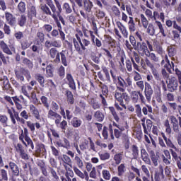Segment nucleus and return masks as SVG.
Returning a JSON list of instances; mask_svg holds the SVG:
<instances>
[{
  "label": "nucleus",
  "mask_w": 181,
  "mask_h": 181,
  "mask_svg": "<svg viewBox=\"0 0 181 181\" xmlns=\"http://www.w3.org/2000/svg\"><path fill=\"white\" fill-rule=\"evenodd\" d=\"M64 95L66 97L68 105H73L74 104L75 99L74 98L72 91L69 90V89H65Z\"/></svg>",
  "instance_id": "obj_33"
},
{
  "label": "nucleus",
  "mask_w": 181,
  "mask_h": 181,
  "mask_svg": "<svg viewBox=\"0 0 181 181\" xmlns=\"http://www.w3.org/2000/svg\"><path fill=\"white\" fill-rule=\"evenodd\" d=\"M126 173V165L125 163H121L117 167V175L119 177L123 176V175Z\"/></svg>",
  "instance_id": "obj_54"
},
{
  "label": "nucleus",
  "mask_w": 181,
  "mask_h": 181,
  "mask_svg": "<svg viewBox=\"0 0 181 181\" xmlns=\"http://www.w3.org/2000/svg\"><path fill=\"white\" fill-rule=\"evenodd\" d=\"M127 58V56L125 54V53L124 52V51H122L121 53H119V54L117 56V59L119 60V64H120V66H124V60Z\"/></svg>",
  "instance_id": "obj_57"
},
{
  "label": "nucleus",
  "mask_w": 181,
  "mask_h": 181,
  "mask_svg": "<svg viewBox=\"0 0 181 181\" xmlns=\"http://www.w3.org/2000/svg\"><path fill=\"white\" fill-rule=\"evenodd\" d=\"M45 39V35L43 31H37L35 36V42L37 45L42 44Z\"/></svg>",
  "instance_id": "obj_32"
},
{
  "label": "nucleus",
  "mask_w": 181,
  "mask_h": 181,
  "mask_svg": "<svg viewBox=\"0 0 181 181\" xmlns=\"http://www.w3.org/2000/svg\"><path fill=\"white\" fill-rule=\"evenodd\" d=\"M153 18H154V20L160 19L163 22H164V21H165V13L163 12H161V13H159L158 11H154L153 12Z\"/></svg>",
  "instance_id": "obj_62"
},
{
  "label": "nucleus",
  "mask_w": 181,
  "mask_h": 181,
  "mask_svg": "<svg viewBox=\"0 0 181 181\" xmlns=\"http://www.w3.org/2000/svg\"><path fill=\"white\" fill-rule=\"evenodd\" d=\"M99 88H100L101 89V92H102V95H105L106 98H107L108 95V93H109V89H108V86L105 84L103 83L102 81H99V85H98Z\"/></svg>",
  "instance_id": "obj_42"
},
{
  "label": "nucleus",
  "mask_w": 181,
  "mask_h": 181,
  "mask_svg": "<svg viewBox=\"0 0 181 181\" xmlns=\"http://www.w3.org/2000/svg\"><path fill=\"white\" fill-rule=\"evenodd\" d=\"M9 168L11 172V181H16L17 177L20 176V168L18 165L13 161H9Z\"/></svg>",
  "instance_id": "obj_11"
},
{
  "label": "nucleus",
  "mask_w": 181,
  "mask_h": 181,
  "mask_svg": "<svg viewBox=\"0 0 181 181\" xmlns=\"http://www.w3.org/2000/svg\"><path fill=\"white\" fill-rule=\"evenodd\" d=\"M153 94V90L152 86L148 82L144 83V95L148 103H150L152 99V95Z\"/></svg>",
  "instance_id": "obj_20"
},
{
  "label": "nucleus",
  "mask_w": 181,
  "mask_h": 181,
  "mask_svg": "<svg viewBox=\"0 0 181 181\" xmlns=\"http://www.w3.org/2000/svg\"><path fill=\"white\" fill-rule=\"evenodd\" d=\"M140 65L141 68L144 70L146 69V65H147L148 67L150 68L153 76L155 77V79L156 81L160 80V75L158 73V69L155 68L153 64L151 62V61L149 59L146 58L145 60L144 59H141L140 60Z\"/></svg>",
  "instance_id": "obj_7"
},
{
  "label": "nucleus",
  "mask_w": 181,
  "mask_h": 181,
  "mask_svg": "<svg viewBox=\"0 0 181 181\" xmlns=\"http://www.w3.org/2000/svg\"><path fill=\"white\" fill-rule=\"evenodd\" d=\"M7 113L9 115L11 120V123L13 125L16 124V120H20L19 119V113L18 112H16V110L12 107L11 109H10L9 107L7 108Z\"/></svg>",
  "instance_id": "obj_21"
},
{
  "label": "nucleus",
  "mask_w": 181,
  "mask_h": 181,
  "mask_svg": "<svg viewBox=\"0 0 181 181\" xmlns=\"http://www.w3.org/2000/svg\"><path fill=\"white\" fill-rule=\"evenodd\" d=\"M109 111L110 112L111 115L113 116L114 119L116 121V122H119L120 117L117 115V112H116L114 107H107Z\"/></svg>",
  "instance_id": "obj_53"
},
{
  "label": "nucleus",
  "mask_w": 181,
  "mask_h": 181,
  "mask_svg": "<svg viewBox=\"0 0 181 181\" xmlns=\"http://www.w3.org/2000/svg\"><path fill=\"white\" fill-rule=\"evenodd\" d=\"M160 177L164 178V170L163 168H160L159 170L155 172V181H160Z\"/></svg>",
  "instance_id": "obj_47"
},
{
  "label": "nucleus",
  "mask_w": 181,
  "mask_h": 181,
  "mask_svg": "<svg viewBox=\"0 0 181 181\" xmlns=\"http://www.w3.org/2000/svg\"><path fill=\"white\" fill-rule=\"evenodd\" d=\"M135 50L138 51L139 54H144L145 55L150 51L148 49L147 45L145 42H137Z\"/></svg>",
  "instance_id": "obj_22"
},
{
  "label": "nucleus",
  "mask_w": 181,
  "mask_h": 181,
  "mask_svg": "<svg viewBox=\"0 0 181 181\" xmlns=\"http://www.w3.org/2000/svg\"><path fill=\"white\" fill-rule=\"evenodd\" d=\"M48 55L53 59L54 63L59 64L61 62L60 52L55 47H52L48 53Z\"/></svg>",
  "instance_id": "obj_18"
},
{
  "label": "nucleus",
  "mask_w": 181,
  "mask_h": 181,
  "mask_svg": "<svg viewBox=\"0 0 181 181\" xmlns=\"http://www.w3.org/2000/svg\"><path fill=\"white\" fill-rule=\"evenodd\" d=\"M0 177V181H8V171L5 169H1Z\"/></svg>",
  "instance_id": "obj_58"
},
{
  "label": "nucleus",
  "mask_w": 181,
  "mask_h": 181,
  "mask_svg": "<svg viewBox=\"0 0 181 181\" xmlns=\"http://www.w3.org/2000/svg\"><path fill=\"white\" fill-rule=\"evenodd\" d=\"M110 74L113 81V83L116 84V91L115 93V98L116 100L119 103L120 106L127 110V107L124 105V102L128 104L130 102V98L127 92H125V81L121 76H117V72L110 70Z\"/></svg>",
  "instance_id": "obj_1"
},
{
  "label": "nucleus",
  "mask_w": 181,
  "mask_h": 181,
  "mask_svg": "<svg viewBox=\"0 0 181 181\" xmlns=\"http://www.w3.org/2000/svg\"><path fill=\"white\" fill-rule=\"evenodd\" d=\"M66 79L68 81L67 85H68L69 88H71L73 90H76V83H75V81L74 79L73 75L71 74L67 73L66 76Z\"/></svg>",
  "instance_id": "obj_27"
},
{
  "label": "nucleus",
  "mask_w": 181,
  "mask_h": 181,
  "mask_svg": "<svg viewBox=\"0 0 181 181\" xmlns=\"http://www.w3.org/2000/svg\"><path fill=\"white\" fill-rule=\"evenodd\" d=\"M80 13L82 17H83L84 19H86L92 25V30L94 32V34L98 35V29L97 28V23L95 17H92V18H90L88 16V14H86L84 11H81Z\"/></svg>",
  "instance_id": "obj_15"
},
{
  "label": "nucleus",
  "mask_w": 181,
  "mask_h": 181,
  "mask_svg": "<svg viewBox=\"0 0 181 181\" xmlns=\"http://www.w3.org/2000/svg\"><path fill=\"white\" fill-rule=\"evenodd\" d=\"M149 157L151 158V162L153 163L154 166L158 165V162L160 160V156L158 153H156L154 151H148Z\"/></svg>",
  "instance_id": "obj_29"
},
{
  "label": "nucleus",
  "mask_w": 181,
  "mask_h": 181,
  "mask_svg": "<svg viewBox=\"0 0 181 181\" xmlns=\"http://www.w3.org/2000/svg\"><path fill=\"white\" fill-rule=\"evenodd\" d=\"M14 74L16 78L21 82L25 81V77L28 81L32 78V76L29 69L23 66H17L14 69Z\"/></svg>",
  "instance_id": "obj_5"
},
{
  "label": "nucleus",
  "mask_w": 181,
  "mask_h": 181,
  "mask_svg": "<svg viewBox=\"0 0 181 181\" xmlns=\"http://www.w3.org/2000/svg\"><path fill=\"white\" fill-rule=\"evenodd\" d=\"M161 136L164 139V141L166 144V146L170 148H173L175 151H178L177 147H176V146L173 143V141L170 140V138H168L165 135V133L161 132Z\"/></svg>",
  "instance_id": "obj_31"
},
{
  "label": "nucleus",
  "mask_w": 181,
  "mask_h": 181,
  "mask_svg": "<svg viewBox=\"0 0 181 181\" xmlns=\"http://www.w3.org/2000/svg\"><path fill=\"white\" fill-rule=\"evenodd\" d=\"M37 10L36 7L33 5H29L27 7V17L30 21H33L34 18L37 17Z\"/></svg>",
  "instance_id": "obj_24"
},
{
  "label": "nucleus",
  "mask_w": 181,
  "mask_h": 181,
  "mask_svg": "<svg viewBox=\"0 0 181 181\" xmlns=\"http://www.w3.org/2000/svg\"><path fill=\"white\" fill-rule=\"evenodd\" d=\"M146 57L150 58V59L155 63L160 62V57H157L154 53H151L150 51H148V53L146 54Z\"/></svg>",
  "instance_id": "obj_46"
},
{
  "label": "nucleus",
  "mask_w": 181,
  "mask_h": 181,
  "mask_svg": "<svg viewBox=\"0 0 181 181\" xmlns=\"http://www.w3.org/2000/svg\"><path fill=\"white\" fill-rule=\"evenodd\" d=\"M21 49L26 50L32 45L33 42H29L27 39L23 40L20 42Z\"/></svg>",
  "instance_id": "obj_49"
},
{
  "label": "nucleus",
  "mask_w": 181,
  "mask_h": 181,
  "mask_svg": "<svg viewBox=\"0 0 181 181\" xmlns=\"http://www.w3.org/2000/svg\"><path fill=\"white\" fill-rule=\"evenodd\" d=\"M62 160H63L62 164L66 169L67 168V165H70V164H71V159L66 154L62 155Z\"/></svg>",
  "instance_id": "obj_51"
},
{
  "label": "nucleus",
  "mask_w": 181,
  "mask_h": 181,
  "mask_svg": "<svg viewBox=\"0 0 181 181\" xmlns=\"http://www.w3.org/2000/svg\"><path fill=\"white\" fill-rule=\"evenodd\" d=\"M175 74L177 75V81L180 84L179 86V92H180V94L181 95V71L180 69L178 68H175ZM177 101L181 103V96H178L177 97Z\"/></svg>",
  "instance_id": "obj_35"
},
{
  "label": "nucleus",
  "mask_w": 181,
  "mask_h": 181,
  "mask_svg": "<svg viewBox=\"0 0 181 181\" xmlns=\"http://www.w3.org/2000/svg\"><path fill=\"white\" fill-rule=\"evenodd\" d=\"M34 78L41 87H45V79L42 74L40 73H37L35 74Z\"/></svg>",
  "instance_id": "obj_37"
},
{
  "label": "nucleus",
  "mask_w": 181,
  "mask_h": 181,
  "mask_svg": "<svg viewBox=\"0 0 181 181\" xmlns=\"http://www.w3.org/2000/svg\"><path fill=\"white\" fill-rule=\"evenodd\" d=\"M167 52L169 57L173 58L177 54V48L176 45H170L167 47Z\"/></svg>",
  "instance_id": "obj_36"
},
{
  "label": "nucleus",
  "mask_w": 181,
  "mask_h": 181,
  "mask_svg": "<svg viewBox=\"0 0 181 181\" xmlns=\"http://www.w3.org/2000/svg\"><path fill=\"white\" fill-rule=\"evenodd\" d=\"M83 10L87 13H91L94 7L93 3L90 0H83Z\"/></svg>",
  "instance_id": "obj_30"
},
{
  "label": "nucleus",
  "mask_w": 181,
  "mask_h": 181,
  "mask_svg": "<svg viewBox=\"0 0 181 181\" xmlns=\"http://www.w3.org/2000/svg\"><path fill=\"white\" fill-rule=\"evenodd\" d=\"M4 100L6 103L10 104L11 106H16V110L18 111H21L23 108V105H26L28 103V101L23 95H20V96H13L10 97L8 96V95H4Z\"/></svg>",
  "instance_id": "obj_4"
},
{
  "label": "nucleus",
  "mask_w": 181,
  "mask_h": 181,
  "mask_svg": "<svg viewBox=\"0 0 181 181\" xmlns=\"http://www.w3.org/2000/svg\"><path fill=\"white\" fill-rule=\"evenodd\" d=\"M131 99L132 103H138L139 102V100L141 103H146L145 97L144 96V94L141 93V91H136L134 90L131 93Z\"/></svg>",
  "instance_id": "obj_13"
},
{
  "label": "nucleus",
  "mask_w": 181,
  "mask_h": 181,
  "mask_svg": "<svg viewBox=\"0 0 181 181\" xmlns=\"http://www.w3.org/2000/svg\"><path fill=\"white\" fill-rule=\"evenodd\" d=\"M140 156L143 162H145L147 165H151V160L149 158V154L147 153L145 148L140 150Z\"/></svg>",
  "instance_id": "obj_28"
},
{
  "label": "nucleus",
  "mask_w": 181,
  "mask_h": 181,
  "mask_svg": "<svg viewBox=\"0 0 181 181\" xmlns=\"http://www.w3.org/2000/svg\"><path fill=\"white\" fill-rule=\"evenodd\" d=\"M128 25H129V30L130 31V33H134L136 30V24L134 23V21L133 19V17H129V21L128 23Z\"/></svg>",
  "instance_id": "obj_55"
},
{
  "label": "nucleus",
  "mask_w": 181,
  "mask_h": 181,
  "mask_svg": "<svg viewBox=\"0 0 181 181\" xmlns=\"http://www.w3.org/2000/svg\"><path fill=\"white\" fill-rule=\"evenodd\" d=\"M169 120L173 127V131L175 133H180L181 129V117L176 118L175 116L171 115L169 117Z\"/></svg>",
  "instance_id": "obj_8"
},
{
  "label": "nucleus",
  "mask_w": 181,
  "mask_h": 181,
  "mask_svg": "<svg viewBox=\"0 0 181 181\" xmlns=\"http://www.w3.org/2000/svg\"><path fill=\"white\" fill-rule=\"evenodd\" d=\"M17 8H18V11L20 12V13H25L26 11L25 3L23 1H21L18 5Z\"/></svg>",
  "instance_id": "obj_64"
},
{
  "label": "nucleus",
  "mask_w": 181,
  "mask_h": 181,
  "mask_svg": "<svg viewBox=\"0 0 181 181\" xmlns=\"http://www.w3.org/2000/svg\"><path fill=\"white\" fill-rule=\"evenodd\" d=\"M29 110L30 112H31V114L35 117V119L40 120V112L39 110L33 105H29Z\"/></svg>",
  "instance_id": "obj_34"
},
{
  "label": "nucleus",
  "mask_w": 181,
  "mask_h": 181,
  "mask_svg": "<svg viewBox=\"0 0 181 181\" xmlns=\"http://www.w3.org/2000/svg\"><path fill=\"white\" fill-rule=\"evenodd\" d=\"M102 71L98 72V76L99 79L103 81H107L108 83L112 82L109 69L106 66H102Z\"/></svg>",
  "instance_id": "obj_9"
},
{
  "label": "nucleus",
  "mask_w": 181,
  "mask_h": 181,
  "mask_svg": "<svg viewBox=\"0 0 181 181\" xmlns=\"http://www.w3.org/2000/svg\"><path fill=\"white\" fill-rule=\"evenodd\" d=\"M123 157H124V156H123V154L121 153H116V154L114 156L113 159H114V160H115V164H116L117 165L121 164V162H122V159H123Z\"/></svg>",
  "instance_id": "obj_61"
},
{
  "label": "nucleus",
  "mask_w": 181,
  "mask_h": 181,
  "mask_svg": "<svg viewBox=\"0 0 181 181\" xmlns=\"http://www.w3.org/2000/svg\"><path fill=\"white\" fill-rule=\"evenodd\" d=\"M45 46L47 49H51L52 47L60 49L62 47V43L61 40L54 39L52 40H46L45 42Z\"/></svg>",
  "instance_id": "obj_19"
},
{
  "label": "nucleus",
  "mask_w": 181,
  "mask_h": 181,
  "mask_svg": "<svg viewBox=\"0 0 181 181\" xmlns=\"http://www.w3.org/2000/svg\"><path fill=\"white\" fill-rule=\"evenodd\" d=\"M178 81L175 76H171L168 78V81H166L168 90L170 93H175L178 88Z\"/></svg>",
  "instance_id": "obj_10"
},
{
  "label": "nucleus",
  "mask_w": 181,
  "mask_h": 181,
  "mask_svg": "<svg viewBox=\"0 0 181 181\" xmlns=\"http://www.w3.org/2000/svg\"><path fill=\"white\" fill-rule=\"evenodd\" d=\"M19 140L26 147H30L31 150L35 149L32 139L29 136V131L27 127H23V129H21V133L19 136Z\"/></svg>",
  "instance_id": "obj_6"
},
{
  "label": "nucleus",
  "mask_w": 181,
  "mask_h": 181,
  "mask_svg": "<svg viewBox=\"0 0 181 181\" xmlns=\"http://www.w3.org/2000/svg\"><path fill=\"white\" fill-rule=\"evenodd\" d=\"M47 117L51 120H54L56 126H59L62 119V117L58 112L52 109L48 111Z\"/></svg>",
  "instance_id": "obj_17"
},
{
  "label": "nucleus",
  "mask_w": 181,
  "mask_h": 181,
  "mask_svg": "<svg viewBox=\"0 0 181 181\" xmlns=\"http://www.w3.org/2000/svg\"><path fill=\"white\" fill-rule=\"evenodd\" d=\"M93 117L99 122H102L104 121L105 115H104V113L100 110L95 111L94 112Z\"/></svg>",
  "instance_id": "obj_44"
},
{
  "label": "nucleus",
  "mask_w": 181,
  "mask_h": 181,
  "mask_svg": "<svg viewBox=\"0 0 181 181\" xmlns=\"http://www.w3.org/2000/svg\"><path fill=\"white\" fill-rule=\"evenodd\" d=\"M156 24L158 26V28H159V33H160L162 35L163 37H168V32H166L163 28V24L158 21H156Z\"/></svg>",
  "instance_id": "obj_48"
},
{
  "label": "nucleus",
  "mask_w": 181,
  "mask_h": 181,
  "mask_svg": "<svg viewBox=\"0 0 181 181\" xmlns=\"http://www.w3.org/2000/svg\"><path fill=\"white\" fill-rule=\"evenodd\" d=\"M71 124L75 129L80 128L82 121L78 117H74L71 120Z\"/></svg>",
  "instance_id": "obj_41"
},
{
  "label": "nucleus",
  "mask_w": 181,
  "mask_h": 181,
  "mask_svg": "<svg viewBox=\"0 0 181 181\" xmlns=\"http://www.w3.org/2000/svg\"><path fill=\"white\" fill-rule=\"evenodd\" d=\"M142 112L144 115H148L153 113L152 106L149 105H145L142 107Z\"/></svg>",
  "instance_id": "obj_59"
},
{
  "label": "nucleus",
  "mask_w": 181,
  "mask_h": 181,
  "mask_svg": "<svg viewBox=\"0 0 181 181\" xmlns=\"http://www.w3.org/2000/svg\"><path fill=\"white\" fill-rule=\"evenodd\" d=\"M54 72V67L52 64H49L46 66V76L47 78H53Z\"/></svg>",
  "instance_id": "obj_38"
},
{
  "label": "nucleus",
  "mask_w": 181,
  "mask_h": 181,
  "mask_svg": "<svg viewBox=\"0 0 181 181\" xmlns=\"http://www.w3.org/2000/svg\"><path fill=\"white\" fill-rule=\"evenodd\" d=\"M153 45L154 48L156 49V52L157 54L162 55L164 53V50H163L162 46L160 45V42L155 40L153 42Z\"/></svg>",
  "instance_id": "obj_39"
},
{
  "label": "nucleus",
  "mask_w": 181,
  "mask_h": 181,
  "mask_svg": "<svg viewBox=\"0 0 181 181\" xmlns=\"http://www.w3.org/2000/svg\"><path fill=\"white\" fill-rule=\"evenodd\" d=\"M5 19L7 22V24L10 25L11 26H13L16 24V17L14 16L12 13L6 11L5 12Z\"/></svg>",
  "instance_id": "obj_25"
},
{
  "label": "nucleus",
  "mask_w": 181,
  "mask_h": 181,
  "mask_svg": "<svg viewBox=\"0 0 181 181\" xmlns=\"http://www.w3.org/2000/svg\"><path fill=\"white\" fill-rule=\"evenodd\" d=\"M33 89V88L30 85L22 86L21 92L25 96L28 98V99H30V93H28V91H31Z\"/></svg>",
  "instance_id": "obj_40"
},
{
  "label": "nucleus",
  "mask_w": 181,
  "mask_h": 181,
  "mask_svg": "<svg viewBox=\"0 0 181 181\" xmlns=\"http://www.w3.org/2000/svg\"><path fill=\"white\" fill-rule=\"evenodd\" d=\"M59 59L60 62L65 66L67 67L69 65V60H68V52L66 50H62L59 52Z\"/></svg>",
  "instance_id": "obj_26"
},
{
  "label": "nucleus",
  "mask_w": 181,
  "mask_h": 181,
  "mask_svg": "<svg viewBox=\"0 0 181 181\" xmlns=\"http://www.w3.org/2000/svg\"><path fill=\"white\" fill-rule=\"evenodd\" d=\"M0 49L8 55H13V52H15L16 50L14 45L8 46L4 40L0 41Z\"/></svg>",
  "instance_id": "obj_16"
},
{
  "label": "nucleus",
  "mask_w": 181,
  "mask_h": 181,
  "mask_svg": "<svg viewBox=\"0 0 181 181\" xmlns=\"http://www.w3.org/2000/svg\"><path fill=\"white\" fill-rule=\"evenodd\" d=\"M52 18L54 19L56 25H57L58 30H59V39L61 41H64L65 39V33L63 31L62 25L56 16V15L52 14Z\"/></svg>",
  "instance_id": "obj_23"
},
{
  "label": "nucleus",
  "mask_w": 181,
  "mask_h": 181,
  "mask_svg": "<svg viewBox=\"0 0 181 181\" xmlns=\"http://www.w3.org/2000/svg\"><path fill=\"white\" fill-rule=\"evenodd\" d=\"M20 116L21 117H20ZM20 116H19L20 119H16L18 124H26L28 128L30 129V131L32 133H34L36 129H40L41 128V124L39 123V122H35V123H33L32 121L28 120L30 116L25 110L20 112ZM26 120H28V121H26Z\"/></svg>",
  "instance_id": "obj_2"
},
{
  "label": "nucleus",
  "mask_w": 181,
  "mask_h": 181,
  "mask_svg": "<svg viewBox=\"0 0 181 181\" xmlns=\"http://www.w3.org/2000/svg\"><path fill=\"white\" fill-rule=\"evenodd\" d=\"M102 57V54H99V56H97L96 53L93 52L90 54V58L93 62L95 64H100V58Z\"/></svg>",
  "instance_id": "obj_63"
},
{
  "label": "nucleus",
  "mask_w": 181,
  "mask_h": 181,
  "mask_svg": "<svg viewBox=\"0 0 181 181\" xmlns=\"http://www.w3.org/2000/svg\"><path fill=\"white\" fill-rule=\"evenodd\" d=\"M132 155L134 159H137L139 156V147L136 144H133L131 146Z\"/></svg>",
  "instance_id": "obj_45"
},
{
  "label": "nucleus",
  "mask_w": 181,
  "mask_h": 181,
  "mask_svg": "<svg viewBox=\"0 0 181 181\" xmlns=\"http://www.w3.org/2000/svg\"><path fill=\"white\" fill-rule=\"evenodd\" d=\"M1 81L3 83V90L7 94L13 95L15 91L10 84L8 76H3L1 78Z\"/></svg>",
  "instance_id": "obj_12"
},
{
  "label": "nucleus",
  "mask_w": 181,
  "mask_h": 181,
  "mask_svg": "<svg viewBox=\"0 0 181 181\" xmlns=\"http://www.w3.org/2000/svg\"><path fill=\"white\" fill-rule=\"evenodd\" d=\"M140 21H141V24L142 25V27L144 29H146L148 26L149 21L147 20L144 14L143 13L140 14Z\"/></svg>",
  "instance_id": "obj_52"
},
{
  "label": "nucleus",
  "mask_w": 181,
  "mask_h": 181,
  "mask_svg": "<svg viewBox=\"0 0 181 181\" xmlns=\"http://www.w3.org/2000/svg\"><path fill=\"white\" fill-rule=\"evenodd\" d=\"M27 16L25 14H21V17H18L17 20V23L20 27L23 28L25 27L27 23Z\"/></svg>",
  "instance_id": "obj_43"
},
{
  "label": "nucleus",
  "mask_w": 181,
  "mask_h": 181,
  "mask_svg": "<svg viewBox=\"0 0 181 181\" xmlns=\"http://www.w3.org/2000/svg\"><path fill=\"white\" fill-rule=\"evenodd\" d=\"M125 66H126L127 70L129 72H132L133 71V68H134V70H136L139 72L141 71L140 66L138 64H136L134 57H131V59H126ZM132 66H133V68H132Z\"/></svg>",
  "instance_id": "obj_14"
},
{
  "label": "nucleus",
  "mask_w": 181,
  "mask_h": 181,
  "mask_svg": "<svg viewBox=\"0 0 181 181\" xmlns=\"http://www.w3.org/2000/svg\"><path fill=\"white\" fill-rule=\"evenodd\" d=\"M75 37L72 39L74 49L79 54H82L88 46L91 45V42L87 37L81 38L78 34H75Z\"/></svg>",
  "instance_id": "obj_3"
},
{
  "label": "nucleus",
  "mask_w": 181,
  "mask_h": 181,
  "mask_svg": "<svg viewBox=\"0 0 181 181\" xmlns=\"http://www.w3.org/2000/svg\"><path fill=\"white\" fill-rule=\"evenodd\" d=\"M165 60L166 64H164V69H165L168 73L172 74L173 71H172V66H171L170 61L167 54L165 55Z\"/></svg>",
  "instance_id": "obj_50"
},
{
  "label": "nucleus",
  "mask_w": 181,
  "mask_h": 181,
  "mask_svg": "<svg viewBox=\"0 0 181 181\" xmlns=\"http://www.w3.org/2000/svg\"><path fill=\"white\" fill-rule=\"evenodd\" d=\"M60 36V31L59 29H53L50 34H47V37L49 39L52 37L57 38Z\"/></svg>",
  "instance_id": "obj_56"
},
{
  "label": "nucleus",
  "mask_w": 181,
  "mask_h": 181,
  "mask_svg": "<svg viewBox=\"0 0 181 181\" xmlns=\"http://www.w3.org/2000/svg\"><path fill=\"white\" fill-rule=\"evenodd\" d=\"M74 162H75V164H76V165L82 169L84 166V164H83V161L82 160V158H80L78 156V155H75V158H74Z\"/></svg>",
  "instance_id": "obj_60"
}]
</instances>
